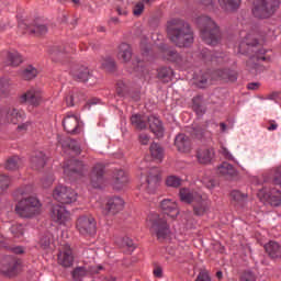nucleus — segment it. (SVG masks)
I'll use <instances>...</instances> for the list:
<instances>
[{
    "label": "nucleus",
    "instance_id": "f257e3e1",
    "mask_svg": "<svg viewBox=\"0 0 281 281\" xmlns=\"http://www.w3.org/2000/svg\"><path fill=\"white\" fill-rule=\"evenodd\" d=\"M167 34L176 47H190L194 43V32L190 24L183 20L173 19L168 22Z\"/></svg>",
    "mask_w": 281,
    "mask_h": 281
},
{
    "label": "nucleus",
    "instance_id": "f03ea898",
    "mask_svg": "<svg viewBox=\"0 0 281 281\" xmlns=\"http://www.w3.org/2000/svg\"><path fill=\"white\" fill-rule=\"evenodd\" d=\"M196 23L200 27L201 38L206 45L214 47L221 43V29L212 18L201 15L196 19Z\"/></svg>",
    "mask_w": 281,
    "mask_h": 281
},
{
    "label": "nucleus",
    "instance_id": "7ed1b4c3",
    "mask_svg": "<svg viewBox=\"0 0 281 281\" xmlns=\"http://www.w3.org/2000/svg\"><path fill=\"white\" fill-rule=\"evenodd\" d=\"M245 47H247L248 54H255L250 56L249 60L247 61V67H249V69H258V67H260V63L267 60V57L265 56L267 50L265 48H260L258 45V40L254 38L251 35H247L239 44V49H245Z\"/></svg>",
    "mask_w": 281,
    "mask_h": 281
},
{
    "label": "nucleus",
    "instance_id": "20e7f679",
    "mask_svg": "<svg viewBox=\"0 0 281 281\" xmlns=\"http://www.w3.org/2000/svg\"><path fill=\"white\" fill-rule=\"evenodd\" d=\"M280 5L281 0H252L251 12L255 19H271Z\"/></svg>",
    "mask_w": 281,
    "mask_h": 281
},
{
    "label": "nucleus",
    "instance_id": "39448f33",
    "mask_svg": "<svg viewBox=\"0 0 281 281\" xmlns=\"http://www.w3.org/2000/svg\"><path fill=\"white\" fill-rule=\"evenodd\" d=\"M150 233L157 237L158 240H166L170 234V226L166 215L150 213L148 216Z\"/></svg>",
    "mask_w": 281,
    "mask_h": 281
},
{
    "label": "nucleus",
    "instance_id": "423d86ee",
    "mask_svg": "<svg viewBox=\"0 0 281 281\" xmlns=\"http://www.w3.org/2000/svg\"><path fill=\"white\" fill-rule=\"evenodd\" d=\"M41 207H42L41 201H38L34 196H31V198L21 200L15 206V212L22 218H32V216H36V214H41Z\"/></svg>",
    "mask_w": 281,
    "mask_h": 281
},
{
    "label": "nucleus",
    "instance_id": "0eeeda50",
    "mask_svg": "<svg viewBox=\"0 0 281 281\" xmlns=\"http://www.w3.org/2000/svg\"><path fill=\"white\" fill-rule=\"evenodd\" d=\"M53 198L55 201H58V203H61L63 205H69L78 201V193H76V191L71 188L58 186L53 191Z\"/></svg>",
    "mask_w": 281,
    "mask_h": 281
},
{
    "label": "nucleus",
    "instance_id": "6e6552de",
    "mask_svg": "<svg viewBox=\"0 0 281 281\" xmlns=\"http://www.w3.org/2000/svg\"><path fill=\"white\" fill-rule=\"evenodd\" d=\"M76 228L81 236H95V218L91 215H81L77 220Z\"/></svg>",
    "mask_w": 281,
    "mask_h": 281
},
{
    "label": "nucleus",
    "instance_id": "1a4fd4ad",
    "mask_svg": "<svg viewBox=\"0 0 281 281\" xmlns=\"http://www.w3.org/2000/svg\"><path fill=\"white\" fill-rule=\"evenodd\" d=\"M19 269H21V261L13 256H5L0 263V271L7 278H15L19 276Z\"/></svg>",
    "mask_w": 281,
    "mask_h": 281
},
{
    "label": "nucleus",
    "instance_id": "9d476101",
    "mask_svg": "<svg viewBox=\"0 0 281 281\" xmlns=\"http://www.w3.org/2000/svg\"><path fill=\"white\" fill-rule=\"evenodd\" d=\"M157 186H159V169L157 167H153L147 172L145 181L142 182L140 190L147 192V194H154L155 190H157Z\"/></svg>",
    "mask_w": 281,
    "mask_h": 281
},
{
    "label": "nucleus",
    "instance_id": "9b49d317",
    "mask_svg": "<svg viewBox=\"0 0 281 281\" xmlns=\"http://www.w3.org/2000/svg\"><path fill=\"white\" fill-rule=\"evenodd\" d=\"M0 117L8 124H16L22 120H25V112L16 110L14 106H4L1 109Z\"/></svg>",
    "mask_w": 281,
    "mask_h": 281
},
{
    "label": "nucleus",
    "instance_id": "f8f14e48",
    "mask_svg": "<svg viewBox=\"0 0 281 281\" xmlns=\"http://www.w3.org/2000/svg\"><path fill=\"white\" fill-rule=\"evenodd\" d=\"M43 102V92L38 88H30L20 95L21 104H30L31 106H41Z\"/></svg>",
    "mask_w": 281,
    "mask_h": 281
},
{
    "label": "nucleus",
    "instance_id": "ddd939ff",
    "mask_svg": "<svg viewBox=\"0 0 281 281\" xmlns=\"http://www.w3.org/2000/svg\"><path fill=\"white\" fill-rule=\"evenodd\" d=\"M216 157V149L212 146L202 145L195 151V158L201 166H210Z\"/></svg>",
    "mask_w": 281,
    "mask_h": 281
},
{
    "label": "nucleus",
    "instance_id": "4468645a",
    "mask_svg": "<svg viewBox=\"0 0 281 281\" xmlns=\"http://www.w3.org/2000/svg\"><path fill=\"white\" fill-rule=\"evenodd\" d=\"M85 172V164L80 160L72 159L64 165V175L69 179H78Z\"/></svg>",
    "mask_w": 281,
    "mask_h": 281
},
{
    "label": "nucleus",
    "instance_id": "2eb2a0df",
    "mask_svg": "<svg viewBox=\"0 0 281 281\" xmlns=\"http://www.w3.org/2000/svg\"><path fill=\"white\" fill-rule=\"evenodd\" d=\"M124 210V200L120 196L110 198L106 202L103 214L105 216H115Z\"/></svg>",
    "mask_w": 281,
    "mask_h": 281
},
{
    "label": "nucleus",
    "instance_id": "dca6fc26",
    "mask_svg": "<svg viewBox=\"0 0 281 281\" xmlns=\"http://www.w3.org/2000/svg\"><path fill=\"white\" fill-rule=\"evenodd\" d=\"M104 183V164L97 162L90 172V184L92 188H102Z\"/></svg>",
    "mask_w": 281,
    "mask_h": 281
},
{
    "label": "nucleus",
    "instance_id": "f3484780",
    "mask_svg": "<svg viewBox=\"0 0 281 281\" xmlns=\"http://www.w3.org/2000/svg\"><path fill=\"white\" fill-rule=\"evenodd\" d=\"M58 265L68 269L74 266V251L69 244H64L58 254Z\"/></svg>",
    "mask_w": 281,
    "mask_h": 281
},
{
    "label": "nucleus",
    "instance_id": "a211bd4d",
    "mask_svg": "<svg viewBox=\"0 0 281 281\" xmlns=\"http://www.w3.org/2000/svg\"><path fill=\"white\" fill-rule=\"evenodd\" d=\"M63 126L70 135H78L80 133V119L77 115L68 114L63 121Z\"/></svg>",
    "mask_w": 281,
    "mask_h": 281
},
{
    "label": "nucleus",
    "instance_id": "6ab92c4d",
    "mask_svg": "<svg viewBox=\"0 0 281 281\" xmlns=\"http://www.w3.org/2000/svg\"><path fill=\"white\" fill-rule=\"evenodd\" d=\"M192 204L195 216H203L210 211L211 202L206 196H203L200 193V195L195 198V201H193Z\"/></svg>",
    "mask_w": 281,
    "mask_h": 281
},
{
    "label": "nucleus",
    "instance_id": "aec40b11",
    "mask_svg": "<svg viewBox=\"0 0 281 281\" xmlns=\"http://www.w3.org/2000/svg\"><path fill=\"white\" fill-rule=\"evenodd\" d=\"M20 30H24V34H35V36H43L47 34V25L41 22H34L33 25H27L25 23L19 24Z\"/></svg>",
    "mask_w": 281,
    "mask_h": 281
},
{
    "label": "nucleus",
    "instance_id": "412c9836",
    "mask_svg": "<svg viewBox=\"0 0 281 281\" xmlns=\"http://www.w3.org/2000/svg\"><path fill=\"white\" fill-rule=\"evenodd\" d=\"M164 58L170 63H175L180 69H188V59L183 58L175 49L164 50Z\"/></svg>",
    "mask_w": 281,
    "mask_h": 281
},
{
    "label": "nucleus",
    "instance_id": "4be33fe9",
    "mask_svg": "<svg viewBox=\"0 0 281 281\" xmlns=\"http://www.w3.org/2000/svg\"><path fill=\"white\" fill-rule=\"evenodd\" d=\"M50 217L55 223L63 225L69 218V213L65 206L56 204L52 207Z\"/></svg>",
    "mask_w": 281,
    "mask_h": 281
},
{
    "label": "nucleus",
    "instance_id": "5701e85b",
    "mask_svg": "<svg viewBox=\"0 0 281 281\" xmlns=\"http://www.w3.org/2000/svg\"><path fill=\"white\" fill-rule=\"evenodd\" d=\"M160 207L167 216H170L171 218H177L179 216V205H177V202L166 199L160 202Z\"/></svg>",
    "mask_w": 281,
    "mask_h": 281
},
{
    "label": "nucleus",
    "instance_id": "b1692460",
    "mask_svg": "<svg viewBox=\"0 0 281 281\" xmlns=\"http://www.w3.org/2000/svg\"><path fill=\"white\" fill-rule=\"evenodd\" d=\"M70 74L74 80H76L77 82H87V80L91 78V72L89 71V68L85 66L74 67Z\"/></svg>",
    "mask_w": 281,
    "mask_h": 281
},
{
    "label": "nucleus",
    "instance_id": "393cba45",
    "mask_svg": "<svg viewBox=\"0 0 281 281\" xmlns=\"http://www.w3.org/2000/svg\"><path fill=\"white\" fill-rule=\"evenodd\" d=\"M175 146L178 148L179 153H190L192 150V143L190 137L186 134H178L175 139Z\"/></svg>",
    "mask_w": 281,
    "mask_h": 281
},
{
    "label": "nucleus",
    "instance_id": "a878e982",
    "mask_svg": "<svg viewBox=\"0 0 281 281\" xmlns=\"http://www.w3.org/2000/svg\"><path fill=\"white\" fill-rule=\"evenodd\" d=\"M114 190H122L128 183V176L122 169H117L112 176Z\"/></svg>",
    "mask_w": 281,
    "mask_h": 281
},
{
    "label": "nucleus",
    "instance_id": "bb28decb",
    "mask_svg": "<svg viewBox=\"0 0 281 281\" xmlns=\"http://www.w3.org/2000/svg\"><path fill=\"white\" fill-rule=\"evenodd\" d=\"M47 164V156L43 151H35L31 157V168L33 170H43Z\"/></svg>",
    "mask_w": 281,
    "mask_h": 281
},
{
    "label": "nucleus",
    "instance_id": "cd10ccee",
    "mask_svg": "<svg viewBox=\"0 0 281 281\" xmlns=\"http://www.w3.org/2000/svg\"><path fill=\"white\" fill-rule=\"evenodd\" d=\"M149 128L156 137H164V125L161 124V121L157 119V116H149L147 117Z\"/></svg>",
    "mask_w": 281,
    "mask_h": 281
},
{
    "label": "nucleus",
    "instance_id": "c85d7f7f",
    "mask_svg": "<svg viewBox=\"0 0 281 281\" xmlns=\"http://www.w3.org/2000/svg\"><path fill=\"white\" fill-rule=\"evenodd\" d=\"M59 144L64 150H72L75 155H80V145L77 140L71 139L70 137L60 138Z\"/></svg>",
    "mask_w": 281,
    "mask_h": 281
},
{
    "label": "nucleus",
    "instance_id": "c756f323",
    "mask_svg": "<svg viewBox=\"0 0 281 281\" xmlns=\"http://www.w3.org/2000/svg\"><path fill=\"white\" fill-rule=\"evenodd\" d=\"M265 250L272 260L281 258V246L278 241H269L265 245Z\"/></svg>",
    "mask_w": 281,
    "mask_h": 281
},
{
    "label": "nucleus",
    "instance_id": "7c9ffc66",
    "mask_svg": "<svg viewBox=\"0 0 281 281\" xmlns=\"http://www.w3.org/2000/svg\"><path fill=\"white\" fill-rule=\"evenodd\" d=\"M217 2L224 12H236L240 8L243 0H217Z\"/></svg>",
    "mask_w": 281,
    "mask_h": 281
},
{
    "label": "nucleus",
    "instance_id": "2f4dec72",
    "mask_svg": "<svg viewBox=\"0 0 281 281\" xmlns=\"http://www.w3.org/2000/svg\"><path fill=\"white\" fill-rule=\"evenodd\" d=\"M201 193L196 191H190V189L182 188L180 189L179 196L180 201L183 203H194L196 201V196Z\"/></svg>",
    "mask_w": 281,
    "mask_h": 281
},
{
    "label": "nucleus",
    "instance_id": "473e14b6",
    "mask_svg": "<svg viewBox=\"0 0 281 281\" xmlns=\"http://www.w3.org/2000/svg\"><path fill=\"white\" fill-rule=\"evenodd\" d=\"M117 57L124 63H128V60L133 58V49L131 48V45L126 43L120 44Z\"/></svg>",
    "mask_w": 281,
    "mask_h": 281
},
{
    "label": "nucleus",
    "instance_id": "72a5a7b5",
    "mask_svg": "<svg viewBox=\"0 0 281 281\" xmlns=\"http://www.w3.org/2000/svg\"><path fill=\"white\" fill-rule=\"evenodd\" d=\"M80 102H85V93L79 91H72L66 97L67 106H76V104H80Z\"/></svg>",
    "mask_w": 281,
    "mask_h": 281
},
{
    "label": "nucleus",
    "instance_id": "f704fd0d",
    "mask_svg": "<svg viewBox=\"0 0 281 281\" xmlns=\"http://www.w3.org/2000/svg\"><path fill=\"white\" fill-rule=\"evenodd\" d=\"M5 57L7 64L11 67H19V65L23 63V58L21 57V54H19L18 52H7Z\"/></svg>",
    "mask_w": 281,
    "mask_h": 281
},
{
    "label": "nucleus",
    "instance_id": "c9c22d12",
    "mask_svg": "<svg viewBox=\"0 0 281 281\" xmlns=\"http://www.w3.org/2000/svg\"><path fill=\"white\" fill-rule=\"evenodd\" d=\"M20 76L22 80H34V78L38 76V70L34 66L30 65L21 70Z\"/></svg>",
    "mask_w": 281,
    "mask_h": 281
},
{
    "label": "nucleus",
    "instance_id": "e433bc0d",
    "mask_svg": "<svg viewBox=\"0 0 281 281\" xmlns=\"http://www.w3.org/2000/svg\"><path fill=\"white\" fill-rule=\"evenodd\" d=\"M89 273H91V270L87 267H77L71 271V277L74 281H82Z\"/></svg>",
    "mask_w": 281,
    "mask_h": 281
},
{
    "label": "nucleus",
    "instance_id": "4c0bfd02",
    "mask_svg": "<svg viewBox=\"0 0 281 281\" xmlns=\"http://www.w3.org/2000/svg\"><path fill=\"white\" fill-rule=\"evenodd\" d=\"M218 172L220 175H223V177H236L237 175L236 168L229 162H222L218 167Z\"/></svg>",
    "mask_w": 281,
    "mask_h": 281
},
{
    "label": "nucleus",
    "instance_id": "58836bf2",
    "mask_svg": "<svg viewBox=\"0 0 281 281\" xmlns=\"http://www.w3.org/2000/svg\"><path fill=\"white\" fill-rule=\"evenodd\" d=\"M150 155L153 159H156L157 161H161L164 159V147L157 143H153L149 147Z\"/></svg>",
    "mask_w": 281,
    "mask_h": 281
},
{
    "label": "nucleus",
    "instance_id": "ea45409f",
    "mask_svg": "<svg viewBox=\"0 0 281 281\" xmlns=\"http://www.w3.org/2000/svg\"><path fill=\"white\" fill-rule=\"evenodd\" d=\"M172 76H175V71L170 67H161L158 69V78L162 80V82H170L172 80Z\"/></svg>",
    "mask_w": 281,
    "mask_h": 281
},
{
    "label": "nucleus",
    "instance_id": "a19ab883",
    "mask_svg": "<svg viewBox=\"0 0 281 281\" xmlns=\"http://www.w3.org/2000/svg\"><path fill=\"white\" fill-rule=\"evenodd\" d=\"M193 110L196 115H205V106H203V95H196L192 99Z\"/></svg>",
    "mask_w": 281,
    "mask_h": 281
},
{
    "label": "nucleus",
    "instance_id": "79ce46f5",
    "mask_svg": "<svg viewBox=\"0 0 281 281\" xmlns=\"http://www.w3.org/2000/svg\"><path fill=\"white\" fill-rule=\"evenodd\" d=\"M146 120L148 119L140 114H134L131 117L133 126H135V128H138L139 131H144V128H146Z\"/></svg>",
    "mask_w": 281,
    "mask_h": 281
},
{
    "label": "nucleus",
    "instance_id": "37998d69",
    "mask_svg": "<svg viewBox=\"0 0 281 281\" xmlns=\"http://www.w3.org/2000/svg\"><path fill=\"white\" fill-rule=\"evenodd\" d=\"M217 76H220L222 80H228V82H236V80H238V75L234 70H218Z\"/></svg>",
    "mask_w": 281,
    "mask_h": 281
},
{
    "label": "nucleus",
    "instance_id": "c03bdc74",
    "mask_svg": "<svg viewBox=\"0 0 281 281\" xmlns=\"http://www.w3.org/2000/svg\"><path fill=\"white\" fill-rule=\"evenodd\" d=\"M22 165L23 161L21 160V158H19V156H13L7 160L5 168L7 170H19Z\"/></svg>",
    "mask_w": 281,
    "mask_h": 281
},
{
    "label": "nucleus",
    "instance_id": "a18cd8bd",
    "mask_svg": "<svg viewBox=\"0 0 281 281\" xmlns=\"http://www.w3.org/2000/svg\"><path fill=\"white\" fill-rule=\"evenodd\" d=\"M269 201L273 207H278L279 205H281V191L272 189L270 191Z\"/></svg>",
    "mask_w": 281,
    "mask_h": 281
},
{
    "label": "nucleus",
    "instance_id": "49530a36",
    "mask_svg": "<svg viewBox=\"0 0 281 281\" xmlns=\"http://www.w3.org/2000/svg\"><path fill=\"white\" fill-rule=\"evenodd\" d=\"M52 243H54V235L52 233H45L40 239V247L42 249H49Z\"/></svg>",
    "mask_w": 281,
    "mask_h": 281
},
{
    "label": "nucleus",
    "instance_id": "de8ad7c7",
    "mask_svg": "<svg viewBox=\"0 0 281 281\" xmlns=\"http://www.w3.org/2000/svg\"><path fill=\"white\" fill-rule=\"evenodd\" d=\"M183 180L177 176H168L166 178V186L168 188H181Z\"/></svg>",
    "mask_w": 281,
    "mask_h": 281
},
{
    "label": "nucleus",
    "instance_id": "09e8293b",
    "mask_svg": "<svg viewBox=\"0 0 281 281\" xmlns=\"http://www.w3.org/2000/svg\"><path fill=\"white\" fill-rule=\"evenodd\" d=\"M65 49H58V48H53L50 49V58L52 60H54L55 63H58V60H63L65 58H67V54H65Z\"/></svg>",
    "mask_w": 281,
    "mask_h": 281
},
{
    "label": "nucleus",
    "instance_id": "8fccbe9b",
    "mask_svg": "<svg viewBox=\"0 0 281 281\" xmlns=\"http://www.w3.org/2000/svg\"><path fill=\"white\" fill-rule=\"evenodd\" d=\"M192 135H194L196 139H205L206 135H210V132L201 126H195L193 127Z\"/></svg>",
    "mask_w": 281,
    "mask_h": 281
},
{
    "label": "nucleus",
    "instance_id": "3c124183",
    "mask_svg": "<svg viewBox=\"0 0 281 281\" xmlns=\"http://www.w3.org/2000/svg\"><path fill=\"white\" fill-rule=\"evenodd\" d=\"M101 67L105 69V71H115V61L111 58H104L101 61Z\"/></svg>",
    "mask_w": 281,
    "mask_h": 281
},
{
    "label": "nucleus",
    "instance_id": "603ef678",
    "mask_svg": "<svg viewBox=\"0 0 281 281\" xmlns=\"http://www.w3.org/2000/svg\"><path fill=\"white\" fill-rule=\"evenodd\" d=\"M12 184V179L5 175H0V192L8 190Z\"/></svg>",
    "mask_w": 281,
    "mask_h": 281
},
{
    "label": "nucleus",
    "instance_id": "864d4df0",
    "mask_svg": "<svg viewBox=\"0 0 281 281\" xmlns=\"http://www.w3.org/2000/svg\"><path fill=\"white\" fill-rule=\"evenodd\" d=\"M117 245L121 247H127V249H135V244L131 237H123L116 240Z\"/></svg>",
    "mask_w": 281,
    "mask_h": 281
},
{
    "label": "nucleus",
    "instance_id": "5fc2aeb1",
    "mask_svg": "<svg viewBox=\"0 0 281 281\" xmlns=\"http://www.w3.org/2000/svg\"><path fill=\"white\" fill-rule=\"evenodd\" d=\"M11 234L15 237V238H21L24 234V229H23V225L21 224H15L11 226Z\"/></svg>",
    "mask_w": 281,
    "mask_h": 281
},
{
    "label": "nucleus",
    "instance_id": "6e6d98bb",
    "mask_svg": "<svg viewBox=\"0 0 281 281\" xmlns=\"http://www.w3.org/2000/svg\"><path fill=\"white\" fill-rule=\"evenodd\" d=\"M231 199L236 203H241V201H245L247 199V195L243 194L238 190H234L231 192Z\"/></svg>",
    "mask_w": 281,
    "mask_h": 281
},
{
    "label": "nucleus",
    "instance_id": "4d7b16f0",
    "mask_svg": "<svg viewBox=\"0 0 281 281\" xmlns=\"http://www.w3.org/2000/svg\"><path fill=\"white\" fill-rule=\"evenodd\" d=\"M116 93L120 95V98H124V95H126V83L119 81L116 83Z\"/></svg>",
    "mask_w": 281,
    "mask_h": 281
},
{
    "label": "nucleus",
    "instance_id": "13d9d810",
    "mask_svg": "<svg viewBox=\"0 0 281 281\" xmlns=\"http://www.w3.org/2000/svg\"><path fill=\"white\" fill-rule=\"evenodd\" d=\"M10 91V79L2 78L0 79V93H5Z\"/></svg>",
    "mask_w": 281,
    "mask_h": 281
},
{
    "label": "nucleus",
    "instance_id": "bf43d9fd",
    "mask_svg": "<svg viewBox=\"0 0 281 281\" xmlns=\"http://www.w3.org/2000/svg\"><path fill=\"white\" fill-rule=\"evenodd\" d=\"M143 12H144V2H137L133 9L134 16H142Z\"/></svg>",
    "mask_w": 281,
    "mask_h": 281
},
{
    "label": "nucleus",
    "instance_id": "052dcab7",
    "mask_svg": "<svg viewBox=\"0 0 281 281\" xmlns=\"http://www.w3.org/2000/svg\"><path fill=\"white\" fill-rule=\"evenodd\" d=\"M240 281H256V274L251 271H246L241 274Z\"/></svg>",
    "mask_w": 281,
    "mask_h": 281
},
{
    "label": "nucleus",
    "instance_id": "680f3d73",
    "mask_svg": "<svg viewBox=\"0 0 281 281\" xmlns=\"http://www.w3.org/2000/svg\"><path fill=\"white\" fill-rule=\"evenodd\" d=\"M273 183L274 186H281V167L274 169Z\"/></svg>",
    "mask_w": 281,
    "mask_h": 281
},
{
    "label": "nucleus",
    "instance_id": "e2e57ef3",
    "mask_svg": "<svg viewBox=\"0 0 281 281\" xmlns=\"http://www.w3.org/2000/svg\"><path fill=\"white\" fill-rule=\"evenodd\" d=\"M30 192H32L31 186H26L16 190V194H20L21 196H25V194H30Z\"/></svg>",
    "mask_w": 281,
    "mask_h": 281
},
{
    "label": "nucleus",
    "instance_id": "0e129e2a",
    "mask_svg": "<svg viewBox=\"0 0 281 281\" xmlns=\"http://www.w3.org/2000/svg\"><path fill=\"white\" fill-rule=\"evenodd\" d=\"M221 154L223 155V157H225V159H229L231 161H234V156L232 155V153H229L228 148L222 147Z\"/></svg>",
    "mask_w": 281,
    "mask_h": 281
},
{
    "label": "nucleus",
    "instance_id": "69168bd1",
    "mask_svg": "<svg viewBox=\"0 0 281 281\" xmlns=\"http://www.w3.org/2000/svg\"><path fill=\"white\" fill-rule=\"evenodd\" d=\"M138 139L143 146H148V142H150V136H148L147 134H140Z\"/></svg>",
    "mask_w": 281,
    "mask_h": 281
},
{
    "label": "nucleus",
    "instance_id": "338daca9",
    "mask_svg": "<svg viewBox=\"0 0 281 281\" xmlns=\"http://www.w3.org/2000/svg\"><path fill=\"white\" fill-rule=\"evenodd\" d=\"M116 12L120 16H126V14H128V11L126 10V7H124V5H117Z\"/></svg>",
    "mask_w": 281,
    "mask_h": 281
},
{
    "label": "nucleus",
    "instance_id": "774afa93",
    "mask_svg": "<svg viewBox=\"0 0 281 281\" xmlns=\"http://www.w3.org/2000/svg\"><path fill=\"white\" fill-rule=\"evenodd\" d=\"M54 183V178H46L42 180L43 188H49Z\"/></svg>",
    "mask_w": 281,
    "mask_h": 281
}]
</instances>
